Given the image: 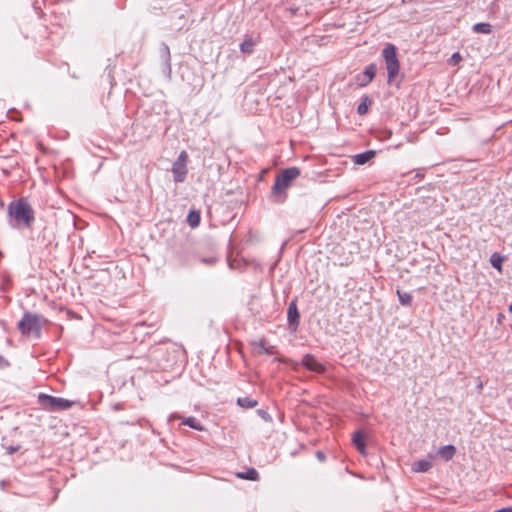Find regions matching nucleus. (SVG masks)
I'll return each mask as SVG.
<instances>
[{"instance_id": "obj_15", "label": "nucleus", "mask_w": 512, "mask_h": 512, "mask_svg": "<svg viewBox=\"0 0 512 512\" xmlns=\"http://www.w3.org/2000/svg\"><path fill=\"white\" fill-rule=\"evenodd\" d=\"M187 222L192 228H196L200 224V214L195 210H191L187 216Z\"/></svg>"}, {"instance_id": "obj_35", "label": "nucleus", "mask_w": 512, "mask_h": 512, "mask_svg": "<svg viewBox=\"0 0 512 512\" xmlns=\"http://www.w3.org/2000/svg\"><path fill=\"white\" fill-rule=\"evenodd\" d=\"M361 81H366V77L362 76V79L360 80Z\"/></svg>"}, {"instance_id": "obj_19", "label": "nucleus", "mask_w": 512, "mask_h": 512, "mask_svg": "<svg viewBox=\"0 0 512 512\" xmlns=\"http://www.w3.org/2000/svg\"><path fill=\"white\" fill-rule=\"evenodd\" d=\"M237 476L241 479L255 481L258 479L259 474L254 468H251V469H248L246 472L238 473Z\"/></svg>"}, {"instance_id": "obj_25", "label": "nucleus", "mask_w": 512, "mask_h": 512, "mask_svg": "<svg viewBox=\"0 0 512 512\" xmlns=\"http://www.w3.org/2000/svg\"><path fill=\"white\" fill-rule=\"evenodd\" d=\"M200 261L203 264L213 265L216 262V258L215 257L202 258Z\"/></svg>"}, {"instance_id": "obj_20", "label": "nucleus", "mask_w": 512, "mask_h": 512, "mask_svg": "<svg viewBox=\"0 0 512 512\" xmlns=\"http://www.w3.org/2000/svg\"><path fill=\"white\" fill-rule=\"evenodd\" d=\"M399 302L403 305H410L412 301V295L408 292L397 291Z\"/></svg>"}, {"instance_id": "obj_13", "label": "nucleus", "mask_w": 512, "mask_h": 512, "mask_svg": "<svg viewBox=\"0 0 512 512\" xmlns=\"http://www.w3.org/2000/svg\"><path fill=\"white\" fill-rule=\"evenodd\" d=\"M455 451H456V449H455V447L453 445H446V446L441 447L438 450V454L444 460L448 461V460H450L454 456Z\"/></svg>"}, {"instance_id": "obj_33", "label": "nucleus", "mask_w": 512, "mask_h": 512, "mask_svg": "<svg viewBox=\"0 0 512 512\" xmlns=\"http://www.w3.org/2000/svg\"><path fill=\"white\" fill-rule=\"evenodd\" d=\"M37 320H38L37 316L34 315V318H33L34 325L37 323Z\"/></svg>"}, {"instance_id": "obj_5", "label": "nucleus", "mask_w": 512, "mask_h": 512, "mask_svg": "<svg viewBox=\"0 0 512 512\" xmlns=\"http://www.w3.org/2000/svg\"><path fill=\"white\" fill-rule=\"evenodd\" d=\"M302 364L305 368L316 373L325 371V367L314 356L307 354L303 357Z\"/></svg>"}, {"instance_id": "obj_28", "label": "nucleus", "mask_w": 512, "mask_h": 512, "mask_svg": "<svg viewBox=\"0 0 512 512\" xmlns=\"http://www.w3.org/2000/svg\"><path fill=\"white\" fill-rule=\"evenodd\" d=\"M494 512H512V507L502 508Z\"/></svg>"}, {"instance_id": "obj_9", "label": "nucleus", "mask_w": 512, "mask_h": 512, "mask_svg": "<svg viewBox=\"0 0 512 512\" xmlns=\"http://www.w3.org/2000/svg\"><path fill=\"white\" fill-rule=\"evenodd\" d=\"M18 328L23 335L28 334L32 329V316L26 313L21 321L18 323Z\"/></svg>"}, {"instance_id": "obj_34", "label": "nucleus", "mask_w": 512, "mask_h": 512, "mask_svg": "<svg viewBox=\"0 0 512 512\" xmlns=\"http://www.w3.org/2000/svg\"><path fill=\"white\" fill-rule=\"evenodd\" d=\"M15 450H16L15 448H10L9 453H13Z\"/></svg>"}, {"instance_id": "obj_31", "label": "nucleus", "mask_w": 512, "mask_h": 512, "mask_svg": "<svg viewBox=\"0 0 512 512\" xmlns=\"http://www.w3.org/2000/svg\"><path fill=\"white\" fill-rule=\"evenodd\" d=\"M259 413H262V414H261V417H264V418H265V416L267 415V413H266V412H262L261 410L259 411Z\"/></svg>"}, {"instance_id": "obj_23", "label": "nucleus", "mask_w": 512, "mask_h": 512, "mask_svg": "<svg viewBox=\"0 0 512 512\" xmlns=\"http://www.w3.org/2000/svg\"><path fill=\"white\" fill-rule=\"evenodd\" d=\"M176 163L178 164H184V165H187V162H188V154L186 153V151H182L177 160L175 161Z\"/></svg>"}, {"instance_id": "obj_29", "label": "nucleus", "mask_w": 512, "mask_h": 512, "mask_svg": "<svg viewBox=\"0 0 512 512\" xmlns=\"http://www.w3.org/2000/svg\"><path fill=\"white\" fill-rule=\"evenodd\" d=\"M173 418H180V416H179V415H177V414H172V415L170 416V418H169V421H170L171 419H173Z\"/></svg>"}, {"instance_id": "obj_27", "label": "nucleus", "mask_w": 512, "mask_h": 512, "mask_svg": "<svg viewBox=\"0 0 512 512\" xmlns=\"http://www.w3.org/2000/svg\"><path fill=\"white\" fill-rule=\"evenodd\" d=\"M8 365L7 361L0 356V367L3 368V367H6Z\"/></svg>"}, {"instance_id": "obj_16", "label": "nucleus", "mask_w": 512, "mask_h": 512, "mask_svg": "<svg viewBox=\"0 0 512 512\" xmlns=\"http://www.w3.org/2000/svg\"><path fill=\"white\" fill-rule=\"evenodd\" d=\"M183 424L187 425L197 431H202L204 427L195 417H188L183 419Z\"/></svg>"}, {"instance_id": "obj_30", "label": "nucleus", "mask_w": 512, "mask_h": 512, "mask_svg": "<svg viewBox=\"0 0 512 512\" xmlns=\"http://www.w3.org/2000/svg\"><path fill=\"white\" fill-rule=\"evenodd\" d=\"M259 413H262V414H261V417H264V418H265V416L267 415V413H266V412H262L261 410L259 411Z\"/></svg>"}, {"instance_id": "obj_37", "label": "nucleus", "mask_w": 512, "mask_h": 512, "mask_svg": "<svg viewBox=\"0 0 512 512\" xmlns=\"http://www.w3.org/2000/svg\"><path fill=\"white\" fill-rule=\"evenodd\" d=\"M509 311L512 313V304L509 306Z\"/></svg>"}, {"instance_id": "obj_18", "label": "nucleus", "mask_w": 512, "mask_h": 512, "mask_svg": "<svg viewBox=\"0 0 512 512\" xmlns=\"http://www.w3.org/2000/svg\"><path fill=\"white\" fill-rule=\"evenodd\" d=\"M475 33L490 34L492 26L489 23H477L473 26Z\"/></svg>"}, {"instance_id": "obj_8", "label": "nucleus", "mask_w": 512, "mask_h": 512, "mask_svg": "<svg viewBox=\"0 0 512 512\" xmlns=\"http://www.w3.org/2000/svg\"><path fill=\"white\" fill-rule=\"evenodd\" d=\"M353 444L361 454H365V435L362 431H356L352 437Z\"/></svg>"}, {"instance_id": "obj_17", "label": "nucleus", "mask_w": 512, "mask_h": 512, "mask_svg": "<svg viewBox=\"0 0 512 512\" xmlns=\"http://www.w3.org/2000/svg\"><path fill=\"white\" fill-rule=\"evenodd\" d=\"M237 403L243 408H253L258 404L256 400L249 397H240L237 399Z\"/></svg>"}, {"instance_id": "obj_1", "label": "nucleus", "mask_w": 512, "mask_h": 512, "mask_svg": "<svg viewBox=\"0 0 512 512\" xmlns=\"http://www.w3.org/2000/svg\"><path fill=\"white\" fill-rule=\"evenodd\" d=\"M31 204L28 198H20L8 205L10 226L16 229L28 228L31 219Z\"/></svg>"}, {"instance_id": "obj_2", "label": "nucleus", "mask_w": 512, "mask_h": 512, "mask_svg": "<svg viewBox=\"0 0 512 512\" xmlns=\"http://www.w3.org/2000/svg\"><path fill=\"white\" fill-rule=\"evenodd\" d=\"M300 175L297 167H290L282 170L275 179L271 190V199L275 203H283L287 198V189L292 182Z\"/></svg>"}, {"instance_id": "obj_12", "label": "nucleus", "mask_w": 512, "mask_h": 512, "mask_svg": "<svg viewBox=\"0 0 512 512\" xmlns=\"http://www.w3.org/2000/svg\"><path fill=\"white\" fill-rule=\"evenodd\" d=\"M431 467L432 463L430 460L421 459L413 463L412 470L414 472H427Z\"/></svg>"}, {"instance_id": "obj_6", "label": "nucleus", "mask_w": 512, "mask_h": 512, "mask_svg": "<svg viewBox=\"0 0 512 512\" xmlns=\"http://www.w3.org/2000/svg\"><path fill=\"white\" fill-rule=\"evenodd\" d=\"M287 318H288L289 324L291 326H293L294 330H296L299 325L300 315H299L295 300L289 304L288 311H287Z\"/></svg>"}, {"instance_id": "obj_21", "label": "nucleus", "mask_w": 512, "mask_h": 512, "mask_svg": "<svg viewBox=\"0 0 512 512\" xmlns=\"http://www.w3.org/2000/svg\"><path fill=\"white\" fill-rule=\"evenodd\" d=\"M491 264L494 268L501 270V264H502V258L499 256H496L495 254L491 257Z\"/></svg>"}, {"instance_id": "obj_4", "label": "nucleus", "mask_w": 512, "mask_h": 512, "mask_svg": "<svg viewBox=\"0 0 512 512\" xmlns=\"http://www.w3.org/2000/svg\"><path fill=\"white\" fill-rule=\"evenodd\" d=\"M38 404L46 410L49 411H59L68 409L71 407L72 403L66 399L49 396L44 393H40L37 396Z\"/></svg>"}, {"instance_id": "obj_22", "label": "nucleus", "mask_w": 512, "mask_h": 512, "mask_svg": "<svg viewBox=\"0 0 512 512\" xmlns=\"http://www.w3.org/2000/svg\"><path fill=\"white\" fill-rule=\"evenodd\" d=\"M461 60H462V56L460 55V53L455 52L452 54V56L450 57L448 62L451 65H457Z\"/></svg>"}, {"instance_id": "obj_7", "label": "nucleus", "mask_w": 512, "mask_h": 512, "mask_svg": "<svg viewBox=\"0 0 512 512\" xmlns=\"http://www.w3.org/2000/svg\"><path fill=\"white\" fill-rule=\"evenodd\" d=\"M172 173L176 182H183L186 179V175L188 173L187 165L174 162L172 166Z\"/></svg>"}, {"instance_id": "obj_32", "label": "nucleus", "mask_w": 512, "mask_h": 512, "mask_svg": "<svg viewBox=\"0 0 512 512\" xmlns=\"http://www.w3.org/2000/svg\"><path fill=\"white\" fill-rule=\"evenodd\" d=\"M66 215L74 221L73 215H71L70 213H66Z\"/></svg>"}, {"instance_id": "obj_14", "label": "nucleus", "mask_w": 512, "mask_h": 512, "mask_svg": "<svg viewBox=\"0 0 512 512\" xmlns=\"http://www.w3.org/2000/svg\"><path fill=\"white\" fill-rule=\"evenodd\" d=\"M255 44H256V41L253 38H251V37L246 38L240 44V50L244 54H251L253 52Z\"/></svg>"}, {"instance_id": "obj_10", "label": "nucleus", "mask_w": 512, "mask_h": 512, "mask_svg": "<svg viewBox=\"0 0 512 512\" xmlns=\"http://www.w3.org/2000/svg\"><path fill=\"white\" fill-rule=\"evenodd\" d=\"M377 72V67L375 64H370L366 67V69L363 72V76L366 77V81L359 82L360 86H366L368 83H370L373 78L375 77Z\"/></svg>"}, {"instance_id": "obj_3", "label": "nucleus", "mask_w": 512, "mask_h": 512, "mask_svg": "<svg viewBox=\"0 0 512 512\" xmlns=\"http://www.w3.org/2000/svg\"><path fill=\"white\" fill-rule=\"evenodd\" d=\"M382 56L385 60L388 72V82H391L397 76L400 68L396 54V47L393 44L386 45L382 51Z\"/></svg>"}, {"instance_id": "obj_24", "label": "nucleus", "mask_w": 512, "mask_h": 512, "mask_svg": "<svg viewBox=\"0 0 512 512\" xmlns=\"http://www.w3.org/2000/svg\"><path fill=\"white\" fill-rule=\"evenodd\" d=\"M368 111V105L366 104L365 101L361 102L358 107H357V112L360 114V115H364L366 114Z\"/></svg>"}, {"instance_id": "obj_36", "label": "nucleus", "mask_w": 512, "mask_h": 512, "mask_svg": "<svg viewBox=\"0 0 512 512\" xmlns=\"http://www.w3.org/2000/svg\"><path fill=\"white\" fill-rule=\"evenodd\" d=\"M482 387H483V385H482V383H480V384L478 385V388H479V389H482Z\"/></svg>"}, {"instance_id": "obj_26", "label": "nucleus", "mask_w": 512, "mask_h": 512, "mask_svg": "<svg viewBox=\"0 0 512 512\" xmlns=\"http://www.w3.org/2000/svg\"><path fill=\"white\" fill-rule=\"evenodd\" d=\"M316 457L320 461H324L325 460V454L322 451H317Z\"/></svg>"}, {"instance_id": "obj_11", "label": "nucleus", "mask_w": 512, "mask_h": 512, "mask_svg": "<svg viewBox=\"0 0 512 512\" xmlns=\"http://www.w3.org/2000/svg\"><path fill=\"white\" fill-rule=\"evenodd\" d=\"M375 155L374 151H366L353 156V162L357 165H363L370 161Z\"/></svg>"}]
</instances>
